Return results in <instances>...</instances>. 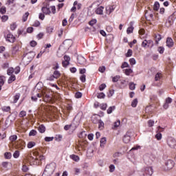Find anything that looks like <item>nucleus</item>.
Wrapping results in <instances>:
<instances>
[{
    "label": "nucleus",
    "instance_id": "obj_29",
    "mask_svg": "<svg viewBox=\"0 0 176 176\" xmlns=\"http://www.w3.org/2000/svg\"><path fill=\"white\" fill-rule=\"evenodd\" d=\"M137 104H138V100L137 99H134L132 101L131 107H133V108H135V107H137Z\"/></svg>",
    "mask_w": 176,
    "mask_h": 176
},
{
    "label": "nucleus",
    "instance_id": "obj_33",
    "mask_svg": "<svg viewBox=\"0 0 176 176\" xmlns=\"http://www.w3.org/2000/svg\"><path fill=\"white\" fill-rule=\"evenodd\" d=\"M53 140H54V137H45V141H46V142H50L53 141Z\"/></svg>",
    "mask_w": 176,
    "mask_h": 176
},
{
    "label": "nucleus",
    "instance_id": "obj_22",
    "mask_svg": "<svg viewBox=\"0 0 176 176\" xmlns=\"http://www.w3.org/2000/svg\"><path fill=\"white\" fill-rule=\"evenodd\" d=\"M16 80V76L12 75L8 79V83H12V82H14Z\"/></svg>",
    "mask_w": 176,
    "mask_h": 176
},
{
    "label": "nucleus",
    "instance_id": "obj_27",
    "mask_svg": "<svg viewBox=\"0 0 176 176\" xmlns=\"http://www.w3.org/2000/svg\"><path fill=\"white\" fill-rule=\"evenodd\" d=\"M28 16H30V13L25 12V14L23 16V21L25 22L28 19Z\"/></svg>",
    "mask_w": 176,
    "mask_h": 176
},
{
    "label": "nucleus",
    "instance_id": "obj_58",
    "mask_svg": "<svg viewBox=\"0 0 176 176\" xmlns=\"http://www.w3.org/2000/svg\"><path fill=\"white\" fill-rule=\"evenodd\" d=\"M171 102H173V99H171V98H167L166 99V103L169 104H171Z\"/></svg>",
    "mask_w": 176,
    "mask_h": 176
},
{
    "label": "nucleus",
    "instance_id": "obj_50",
    "mask_svg": "<svg viewBox=\"0 0 176 176\" xmlns=\"http://www.w3.org/2000/svg\"><path fill=\"white\" fill-rule=\"evenodd\" d=\"M133 56V50H129L126 53V57H131Z\"/></svg>",
    "mask_w": 176,
    "mask_h": 176
},
{
    "label": "nucleus",
    "instance_id": "obj_47",
    "mask_svg": "<svg viewBox=\"0 0 176 176\" xmlns=\"http://www.w3.org/2000/svg\"><path fill=\"white\" fill-rule=\"evenodd\" d=\"M16 28H17V25H16V23L11 24L10 30H12V31H14V30H16Z\"/></svg>",
    "mask_w": 176,
    "mask_h": 176
},
{
    "label": "nucleus",
    "instance_id": "obj_40",
    "mask_svg": "<svg viewBox=\"0 0 176 176\" xmlns=\"http://www.w3.org/2000/svg\"><path fill=\"white\" fill-rule=\"evenodd\" d=\"M153 124H155V121H153L152 120H149L148 121V127H152L153 126Z\"/></svg>",
    "mask_w": 176,
    "mask_h": 176
},
{
    "label": "nucleus",
    "instance_id": "obj_36",
    "mask_svg": "<svg viewBox=\"0 0 176 176\" xmlns=\"http://www.w3.org/2000/svg\"><path fill=\"white\" fill-rule=\"evenodd\" d=\"M129 63H127L126 62H124L121 65L122 69H123L124 68H129Z\"/></svg>",
    "mask_w": 176,
    "mask_h": 176
},
{
    "label": "nucleus",
    "instance_id": "obj_34",
    "mask_svg": "<svg viewBox=\"0 0 176 176\" xmlns=\"http://www.w3.org/2000/svg\"><path fill=\"white\" fill-rule=\"evenodd\" d=\"M129 89L130 90H135V84L134 82L129 83Z\"/></svg>",
    "mask_w": 176,
    "mask_h": 176
},
{
    "label": "nucleus",
    "instance_id": "obj_6",
    "mask_svg": "<svg viewBox=\"0 0 176 176\" xmlns=\"http://www.w3.org/2000/svg\"><path fill=\"white\" fill-rule=\"evenodd\" d=\"M131 133L130 132H127L126 135H124L123 138V141L125 144H129L130 142Z\"/></svg>",
    "mask_w": 176,
    "mask_h": 176
},
{
    "label": "nucleus",
    "instance_id": "obj_38",
    "mask_svg": "<svg viewBox=\"0 0 176 176\" xmlns=\"http://www.w3.org/2000/svg\"><path fill=\"white\" fill-rule=\"evenodd\" d=\"M19 156H20V151H16L14 154H13V157L15 158V159H17V157H19Z\"/></svg>",
    "mask_w": 176,
    "mask_h": 176
},
{
    "label": "nucleus",
    "instance_id": "obj_16",
    "mask_svg": "<svg viewBox=\"0 0 176 176\" xmlns=\"http://www.w3.org/2000/svg\"><path fill=\"white\" fill-rule=\"evenodd\" d=\"M160 8V4L159 3V2H157V1L155 2L153 6L154 10H155V12H157V10H159Z\"/></svg>",
    "mask_w": 176,
    "mask_h": 176
},
{
    "label": "nucleus",
    "instance_id": "obj_35",
    "mask_svg": "<svg viewBox=\"0 0 176 176\" xmlns=\"http://www.w3.org/2000/svg\"><path fill=\"white\" fill-rule=\"evenodd\" d=\"M34 146H35V142H30L28 144V148H34Z\"/></svg>",
    "mask_w": 176,
    "mask_h": 176
},
{
    "label": "nucleus",
    "instance_id": "obj_20",
    "mask_svg": "<svg viewBox=\"0 0 176 176\" xmlns=\"http://www.w3.org/2000/svg\"><path fill=\"white\" fill-rule=\"evenodd\" d=\"M107 144V138H102L100 140V146L102 147Z\"/></svg>",
    "mask_w": 176,
    "mask_h": 176
},
{
    "label": "nucleus",
    "instance_id": "obj_41",
    "mask_svg": "<svg viewBox=\"0 0 176 176\" xmlns=\"http://www.w3.org/2000/svg\"><path fill=\"white\" fill-rule=\"evenodd\" d=\"M155 138H156L158 141H160V140H162V133H157L155 135Z\"/></svg>",
    "mask_w": 176,
    "mask_h": 176
},
{
    "label": "nucleus",
    "instance_id": "obj_62",
    "mask_svg": "<svg viewBox=\"0 0 176 176\" xmlns=\"http://www.w3.org/2000/svg\"><path fill=\"white\" fill-rule=\"evenodd\" d=\"M97 23V19H92L91 21H89V25L93 26L94 24H96Z\"/></svg>",
    "mask_w": 176,
    "mask_h": 176
},
{
    "label": "nucleus",
    "instance_id": "obj_51",
    "mask_svg": "<svg viewBox=\"0 0 176 176\" xmlns=\"http://www.w3.org/2000/svg\"><path fill=\"white\" fill-rule=\"evenodd\" d=\"M129 63L131 64V65H135L136 61L135 59L134 58H132L129 60Z\"/></svg>",
    "mask_w": 176,
    "mask_h": 176
},
{
    "label": "nucleus",
    "instance_id": "obj_28",
    "mask_svg": "<svg viewBox=\"0 0 176 176\" xmlns=\"http://www.w3.org/2000/svg\"><path fill=\"white\" fill-rule=\"evenodd\" d=\"M13 72H14V69H13V67H10L8 71H7V74L8 75L10 76L12 75V74H13Z\"/></svg>",
    "mask_w": 176,
    "mask_h": 176
},
{
    "label": "nucleus",
    "instance_id": "obj_39",
    "mask_svg": "<svg viewBox=\"0 0 176 176\" xmlns=\"http://www.w3.org/2000/svg\"><path fill=\"white\" fill-rule=\"evenodd\" d=\"M4 156L6 159H10L12 157V153H5Z\"/></svg>",
    "mask_w": 176,
    "mask_h": 176
},
{
    "label": "nucleus",
    "instance_id": "obj_56",
    "mask_svg": "<svg viewBox=\"0 0 176 176\" xmlns=\"http://www.w3.org/2000/svg\"><path fill=\"white\" fill-rule=\"evenodd\" d=\"M62 64H63V67L65 68L67 65H69V62L63 60L62 62Z\"/></svg>",
    "mask_w": 176,
    "mask_h": 176
},
{
    "label": "nucleus",
    "instance_id": "obj_44",
    "mask_svg": "<svg viewBox=\"0 0 176 176\" xmlns=\"http://www.w3.org/2000/svg\"><path fill=\"white\" fill-rule=\"evenodd\" d=\"M0 13H1V14H5V13H6V8L1 7L0 8Z\"/></svg>",
    "mask_w": 176,
    "mask_h": 176
},
{
    "label": "nucleus",
    "instance_id": "obj_10",
    "mask_svg": "<svg viewBox=\"0 0 176 176\" xmlns=\"http://www.w3.org/2000/svg\"><path fill=\"white\" fill-rule=\"evenodd\" d=\"M166 46L168 47H173L174 46V41H173V38H167L166 39Z\"/></svg>",
    "mask_w": 176,
    "mask_h": 176
},
{
    "label": "nucleus",
    "instance_id": "obj_9",
    "mask_svg": "<svg viewBox=\"0 0 176 176\" xmlns=\"http://www.w3.org/2000/svg\"><path fill=\"white\" fill-rule=\"evenodd\" d=\"M78 63L80 65H85L86 64V58L82 56H78L77 58Z\"/></svg>",
    "mask_w": 176,
    "mask_h": 176
},
{
    "label": "nucleus",
    "instance_id": "obj_23",
    "mask_svg": "<svg viewBox=\"0 0 176 176\" xmlns=\"http://www.w3.org/2000/svg\"><path fill=\"white\" fill-rule=\"evenodd\" d=\"M16 140H17V135H13L10 137V141H11V142H12V144H14L13 142H14V141H16Z\"/></svg>",
    "mask_w": 176,
    "mask_h": 176
},
{
    "label": "nucleus",
    "instance_id": "obj_52",
    "mask_svg": "<svg viewBox=\"0 0 176 176\" xmlns=\"http://www.w3.org/2000/svg\"><path fill=\"white\" fill-rule=\"evenodd\" d=\"M105 87H107V85L102 84L100 86H99V90L100 91H102V90H104V89H105Z\"/></svg>",
    "mask_w": 176,
    "mask_h": 176
},
{
    "label": "nucleus",
    "instance_id": "obj_18",
    "mask_svg": "<svg viewBox=\"0 0 176 176\" xmlns=\"http://www.w3.org/2000/svg\"><path fill=\"white\" fill-rule=\"evenodd\" d=\"M125 75L127 76H130L131 74H133V69H126L124 70Z\"/></svg>",
    "mask_w": 176,
    "mask_h": 176
},
{
    "label": "nucleus",
    "instance_id": "obj_37",
    "mask_svg": "<svg viewBox=\"0 0 176 176\" xmlns=\"http://www.w3.org/2000/svg\"><path fill=\"white\" fill-rule=\"evenodd\" d=\"M133 30H134V28L133 26H131V27L127 28L126 33L127 34H131V32H133Z\"/></svg>",
    "mask_w": 176,
    "mask_h": 176
},
{
    "label": "nucleus",
    "instance_id": "obj_54",
    "mask_svg": "<svg viewBox=\"0 0 176 176\" xmlns=\"http://www.w3.org/2000/svg\"><path fill=\"white\" fill-rule=\"evenodd\" d=\"M148 47L153 46V41L152 40H147Z\"/></svg>",
    "mask_w": 176,
    "mask_h": 176
},
{
    "label": "nucleus",
    "instance_id": "obj_3",
    "mask_svg": "<svg viewBox=\"0 0 176 176\" xmlns=\"http://www.w3.org/2000/svg\"><path fill=\"white\" fill-rule=\"evenodd\" d=\"M174 161L168 160L165 163L164 170H166V171H168V170H171L174 167Z\"/></svg>",
    "mask_w": 176,
    "mask_h": 176
},
{
    "label": "nucleus",
    "instance_id": "obj_61",
    "mask_svg": "<svg viewBox=\"0 0 176 176\" xmlns=\"http://www.w3.org/2000/svg\"><path fill=\"white\" fill-rule=\"evenodd\" d=\"M76 98H80L82 97V93L80 92H77L75 94Z\"/></svg>",
    "mask_w": 176,
    "mask_h": 176
},
{
    "label": "nucleus",
    "instance_id": "obj_32",
    "mask_svg": "<svg viewBox=\"0 0 176 176\" xmlns=\"http://www.w3.org/2000/svg\"><path fill=\"white\" fill-rule=\"evenodd\" d=\"M29 135L30 137H34L35 135H36V130H32L30 133H29Z\"/></svg>",
    "mask_w": 176,
    "mask_h": 176
},
{
    "label": "nucleus",
    "instance_id": "obj_19",
    "mask_svg": "<svg viewBox=\"0 0 176 176\" xmlns=\"http://www.w3.org/2000/svg\"><path fill=\"white\" fill-rule=\"evenodd\" d=\"M70 159H72L74 162H78L79 160V156L76 155H71Z\"/></svg>",
    "mask_w": 176,
    "mask_h": 176
},
{
    "label": "nucleus",
    "instance_id": "obj_48",
    "mask_svg": "<svg viewBox=\"0 0 176 176\" xmlns=\"http://www.w3.org/2000/svg\"><path fill=\"white\" fill-rule=\"evenodd\" d=\"M17 50H19V47H17V45H15L14 47H13L12 54H16V53L17 52Z\"/></svg>",
    "mask_w": 176,
    "mask_h": 176
},
{
    "label": "nucleus",
    "instance_id": "obj_4",
    "mask_svg": "<svg viewBox=\"0 0 176 176\" xmlns=\"http://www.w3.org/2000/svg\"><path fill=\"white\" fill-rule=\"evenodd\" d=\"M167 144L170 148H175L176 147V140L174 138H168L167 139Z\"/></svg>",
    "mask_w": 176,
    "mask_h": 176
},
{
    "label": "nucleus",
    "instance_id": "obj_45",
    "mask_svg": "<svg viewBox=\"0 0 176 176\" xmlns=\"http://www.w3.org/2000/svg\"><path fill=\"white\" fill-rule=\"evenodd\" d=\"M157 50L160 54H163V53H164V47H159Z\"/></svg>",
    "mask_w": 176,
    "mask_h": 176
},
{
    "label": "nucleus",
    "instance_id": "obj_2",
    "mask_svg": "<svg viewBox=\"0 0 176 176\" xmlns=\"http://www.w3.org/2000/svg\"><path fill=\"white\" fill-rule=\"evenodd\" d=\"M34 57H35V52H30L25 55L23 60H27L28 63H30V61H32V59L34 58Z\"/></svg>",
    "mask_w": 176,
    "mask_h": 176
},
{
    "label": "nucleus",
    "instance_id": "obj_26",
    "mask_svg": "<svg viewBox=\"0 0 176 176\" xmlns=\"http://www.w3.org/2000/svg\"><path fill=\"white\" fill-rule=\"evenodd\" d=\"M1 110L3 112H10V107L8 106V107H3L1 108Z\"/></svg>",
    "mask_w": 176,
    "mask_h": 176
},
{
    "label": "nucleus",
    "instance_id": "obj_63",
    "mask_svg": "<svg viewBox=\"0 0 176 176\" xmlns=\"http://www.w3.org/2000/svg\"><path fill=\"white\" fill-rule=\"evenodd\" d=\"M64 60H65V61H67L68 63H69V61H71V58H69V56H68L67 55H65Z\"/></svg>",
    "mask_w": 176,
    "mask_h": 176
},
{
    "label": "nucleus",
    "instance_id": "obj_17",
    "mask_svg": "<svg viewBox=\"0 0 176 176\" xmlns=\"http://www.w3.org/2000/svg\"><path fill=\"white\" fill-rule=\"evenodd\" d=\"M120 126V120H117L114 122L113 126H112V129H118Z\"/></svg>",
    "mask_w": 176,
    "mask_h": 176
},
{
    "label": "nucleus",
    "instance_id": "obj_21",
    "mask_svg": "<svg viewBox=\"0 0 176 176\" xmlns=\"http://www.w3.org/2000/svg\"><path fill=\"white\" fill-rule=\"evenodd\" d=\"M20 98V94H16L14 96V100H13V103L16 104V102H17V101H19V99Z\"/></svg>",
    "mask_w": 176,
    "mask_h": 176
},
{
    "label": "nucleus",
    "instance_id": "obj_46",
    "mask_svg": "<svg viewBox=\"0 0 176 176\" xmlns=\"http://www.w3.org/2000/svg\"><path fill=\"white\" fill-rule=\"evenodd\" d=\"M2 166L4 167V168H8L9 166H10V164H9V162H3Z\"/></svg>",
    "mask_w": 176,
    "mask_h": 176
},
{
    "label": "nucleus",
    "instance_id": "obj_25",
    "mask_svg": "<svg viewBox=\"0 0 176 176\" xmlns=\"http://www.w3.org/2000/svg\"><path fill=\"white\" fill-rule=\"evenodd\" d=\"M98 129H100V130H102V129H104V122L102 120H99L98 122Z\"/></svg>",
    "mask_w": 176,
    "mask_h": 176
},
{
    "label": "nucleus",
    "instance_id": "obj_31",
    "mask_svg": "<svg viewBox=\"0 0 176 176\" xmlns=\"http://www.w3.org/2000/svg\"><path fill=\"white\" fill-rule=\"evenodd\" d=\"M161 78H162V74L157 73V74L155 75V80H156V81L160 80Z\"/></svg>",
    "mask_w": 176,
    "mask_h": 176
},
{
    "label": "nucleus",
    "instance_id": "obj_30",
    "mask_svg": "<svg viewBox=\"0 0 176 176\" xmlns=\"http://www.w3.org/2000/svg\"><path fill=\"white\" fill-rule=\"evenodd\" d=\"M162 41V36H160V34H157L155 36V42L156 43H159V41Z\"/></svg>",
    "mask_w": 176,
    "mask_h": 176
},
{
    "label": "nucleus",
    "instance_id": "obj_42",
    "mask_svg": "<svg viewBox=\"0 0 176 176\" xmlns=\"http://www.w3.org/2000/svg\"><path fill=\"white\" fill-rule=\"evenodd\" d=\"M26 115H27V112H25L24 111H21L19 113V117L24 118V116H26Z\"/></svg>",
    "mask_w": 176,
    "mask_h": 176
},
{
    "label": "nucleus",
    "instance_id": "obj_60",
    "mask_svg": "<svg viewBox=\"0 0 176 176\" xmlns=\"http://www.w3.org/2000/svg\"><path fill=\"white\" fill-rule=\"evenodd\" d=\"M120 79V76H116L113 78V82H118Z\"/></svg>",
    "mask_w": 176,
    "mask_h": 176
},
{
    "label": "nucleus",
    "instance_id": "obj_15",
    "mask_svg": "<svg viewBox=\"0 0 176 176\" xmlns=\"http://www.w3.org/2000/svg\"><path fill=\"white\" fill-rule=\"evenodd\" d=\"M54 77L55 79H58V77L61 76V74H60V72L55 70L53 74Z\"/></svg>",
    "mask_w": 176,
    "mask_h": 176
},
{
    "label": "nucleus",
    "instance_id": "obj_53",
    "mask_svg": "<svg viewBox=\"0 0 176 176\" xmlns=\"http://www.w3.org/2000/svg\"><path fill=\"white\" fill-rule=\"evenodd\" d=\"M29 168H28V166H27V165H23V167H22V170L24 172V173H27V171H28Z\"/></svg>",
    "mask_w": 176,
    "mask_h": 176
},
{
    "label": "nucleus",
    "instance_id": "obj_11",
    "mask_svg": "<svg viewBox=\"0 0 176 176\" xmlns=\"http://www.w3.org/2000/svg\"><path fill=\"white\" fill-rule=\"evenodd\" d=\"M145 173L147 175H152V174H153V169L152 167H146L145 169Z\"/></svg>",
    "mask_w": 176,
    "mask_h": 176
},
{
    "label": "nucleus",
    "instance_id": "obj_12",
    "mask_svg": "<svg viewBox=\"0 0 176 176\" xmlns=\"http://www.w3.org/2000/svg\"><path fill=\"white\" fill-rule=\"evenodd\" d=\"M103 12H104V7H102V6H100L95 11L96 14H100V15L103 14Z\"/></svg>",
    "mask_w": 176,
    "mask_h": 176
},
{
    "label": "nucleus",
    "instance_id": "obj_64",
    "mask_svg": "<svg viewBox=\"0 0 176 176\" xmlns=\"http://www.w3.org/2000/svg\"><path fill=\"white\" fill-rule=\"evenodd\" d=\"M9 19V17L8 16V15H3L1 17L2 21H7V20Z\"/></svg>",
    "mask_w": 176,
    "mask_h": 176
},
{
    "label": "nucleus",
    "instance_id": "obj_7",
    "mask_svg": "<svg viewBox=\"0 0 176 176\" xmlns=\"http://www.w3.org/2000/svg\"><path fill=\"white\" fill-rule=\"evenodd\" d=\"M6 41L10 42L11 43H13L14 41H16V38L14 37V36H13V34L9 33L6 36Z\"/></svg>",
    "mask_w": 176,
    "mask_h": 176
},
{
    "label": "nucleus",
    "instance_id": "obj_8",
    "mask_svg": "<svg viewBox=\"0 0 176 176\" xmlns=\"http://www.w3.org/2000/svg\"><path fill=\"white\" fill-rule=\"evenodd\" d=\"M116 8V6H108L106 7V14H110L111 13H112V12H113V10H115V8Z\"/></svg>",
    "mask_w": 176,
    "mask_h": 176
},
{
    "label": "nucleus",
    "instance_id": "obj_59",
    "mask_svg": "<svg viewBox=\"0 0 176 176\" xmlns=\"http://www.w3.org/2000/svg\"><path fill=\"white\" fill-rule=\"evenodd\" d=\"M98 98H105V94L104 93H100L98 95Z\"/></svg>",
    "mask_w": 176,
    "mask_h": 176
},
{
    "label": "nucleus",
    "instance_id": "obj_24",
    "mask_svg": "<svg viewBox=\"0 0 176 176\" xmlns=\"http://www.w3.org/2000/svg\"><path fill=\"white\" fill-rule=\"evenodd\" d=\"M142 47H144V49H146V47H148V40L145 39L142 43Z\"/></svg>",
    "mask_w": 176,
    "mask_h": 176
},
{
    "label": "nucleus",
    "instance_id": "obj_1",
    "mask_svg": "<svg viewBox=\"0 0 176 176\" xmlns=\"http://www.w3.org/2000/svg\"><path fill=\"white\" fill-rule=\"evenodd\" d=\"M12 145L15 149H24V147L25 146L24 142L21 140H18L12 143Z\"/></svg>",
    "mask_w": 176,
    "mask_h": 176
},
{
    "label": "nucleus",
    "instance_id": "obj_14",
    "mask_svg": "<svg viewBox=\"0 0 176 176\" xmlns=\"http://www.w3.org/2000/svg\"><path fill=\"white\" fill-rule=\"evenodd\" d=\"M38 130L39 133H45L46 131V127H45V125L41 124L38 126Z\"/></svg>",
    "mask_w": 176,
    "mask_h": 176
},
{
    "label": "nucleus",
    "instance_id": "obj_57",
    "mask_svg": "<svg viewBox=\"0 0 176 176\" xmlns=\"http://www.w3.org/2000/svg\"><path fill=\"white\" fill-rule=\"evenodd\" d=\"M36 45H37V43L35 41H32L30 42V46H32V47H35V46H36Z\"/></svg>",
    "mask_w": 176,
    "mask_h": 176
},
{
    "label": "nucleus",
    "instance_id": "obj_13",
    "mask_svg": "<svg viewBox=\"0 0 176 176\" xmlns=\"http://www.w3.org/2000/svg\"><path fill=\"white\" fill-rule=\"evenodd\" d=\"M41 10L43 13H44V14H50L51 13L50 8H48L47 7H43Z\"/></svg>",
    "mask_w": 176,
    "mask_h": 176
},
{
    "label": "nucleus",
    "instance_id": "obj_5",
    "mask_svg": "<svg viewBox=\"0 0 176 176\" xmlns=\"http://www.w3.org/2000/svg\"><path fill=\"white\" fill-rule=\"evenodd\" d=\"M63 46L65 49H69L72 46V40L67 39L63 42Z\"/></svg>",
    "mask_w": 176,
    "mask_h": 176
},
{
    "label": "nucleus",
    "instance_id": "obj_55",
    "mask_svg": "<svg viewBox=\"0 0 176 176\" xmlns=\"http://www.w3.org/2000/svg\"><path fill=\"white\" fill-rule=\"evenodd\" d=\"M115 109V107H110L108 109H107V113H111L112 112V111H113Z\"/></svg>",
    "mask_w": 176,
    "mask_h": 176
},
{
    "label": "nucleus",
    "instance_id": "obj_49",
    "mask_svg": "<svg viewBox=\"0 0 176 176\" xmlns=\"http://www.w3.org/2000/svg\"><path fill=\"white\" fill-rule=\"evenodd\" d=\"M86 132L85 131H82L80 133V134L78 135V137L80 138H85V137H86Z\"/></svg>",
    "mask_w": 176,
    "mask_h": 176
},
{
    "label": "nucleus",
    "instance_id": "obj_43",
    "mask_svg": "<svg viewBox=\"0 0 176 176\" xmlns=\"http://www.w3.org/2000/svg\"><path fill=\"white\" fill-rule=\"evenodd\" d=\"M80 79L81 80V82H82L83 83H85V82H86V75L82 74L80 77Z\"/></svg>",
    "mask_w": 176,
    "mask_h": 176
}]
</instances>
